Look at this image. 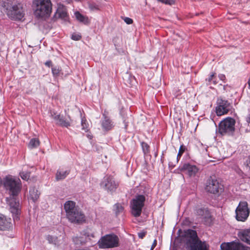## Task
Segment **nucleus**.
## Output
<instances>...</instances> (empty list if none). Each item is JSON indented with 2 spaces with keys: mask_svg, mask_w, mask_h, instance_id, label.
Returning a JSON list of instances; mask_svg holds the SVG:
<instances>
[{
  "mask_svg": "<svg viewBox=\"0 0 250 250\" xmlns=\"http://www.w3.org/2000/svg\"><path fill=\"white\" fill-rule=\"evenodd\" d=\"M216 103V113L217 116H220L227 114L231 108L230 103L222 98H218Z\"/></svg>",
  "mask_w": 250,
  "mask_h": 250,
  "instance_id": "9",
  "label": "nucleus"
},
{
  "mask_svg": "<svg viewBox=\"0 0 250 250\" xmlns=\"http://www.w3.org/2000/svg\"><path fill=\"white\" fill-rule=\"evenodd\" d=\"M87 138H88L89 139H92V136L89 135V134H87Z\"/></svg>",
  "mask_w": 250,
  "mask_h": 250,
  "instance_id": "45",
  "label": "nucleus"
},
{
  "mask_svg": "<svg viewBox=\"0 0 250 250\" xmlns=\"http://www.w3.org/2000/svg\"><path fill=\"white\" fill-rule=\"evenodd\" d=\"M205 189L208 192L217 194L223 191V186L218 180L210 177L206 182Z\"/></svg>",
  "mask_w": 250,
  "mask_h": 250,
  "instance_id": "8",
  "label": "nucleus"
},
{
  "mask_svg": "<svg viewBox=\"0 0 250 250\" xmlns=\"http://www.w3.org/2000/svg\"><path fill=\"white\" fill-rule=\"evenodd\" d=\"M124 21L127 24H130L133 23V20L128 17H125L124 18Z\"/></svg>",
  "mask_w": 250,
  "mask_h": 250,
  "instance_id": "36",
  "label": "nucleus"
},
{
  "mask_svg": "<svg viewBox=\"0 0 250 250\" xmlns=\"http://www.w3.org/2000/svg\"><path fill=\"white\" fill-rule=\"evenodd\" d=\"M250 212L247 202L240 201L235 209V218L238 221L245 222Z\"/></svg>",
  "mask_w": 250,
  "mask_h": 250,
  "instance_id": "6",
  "label": "nucleus"
},
{
  "mask_svg": "<svg viewBox=\"0 0 250 250\" xmlns=\"http://www.w3.org/2000/svg\"><path fill=\"white\" fill-rule=\"evenodd\" d=\"M153 250V249H150V250Z\"/></svg>",
  "mask_w": 250,
  "mask_h": 250,
  "instance_id": "48",
  "label": "nucleus"
},
{
  "mask_svg": "<svg viewBox=\"0 0 250 250\" xmlns=\"http://www.w3.org/2000/svg\"><path fill=\"white\" fill-rule=\"evenodd\" d=\"M219 77L221 80L223 81L225 79V76L223 74H220L219 75Z\"/></svg>",
  "mask_w": 250,
  "mask_h": 250,
  "instance_id": "41",
  "label": "nucleus"
},
{
  "mask_svg": "<svg viewBox=\"0 0 250 250\" xmlns=\"http://www.w3.org/2000/svg\"><path fill=\"white\" fill-rule=\"evenodd\" d=\"M208 213V211L204 208H197L195 211V214L200 218H206Z\"/></svg>",
  "mask_w": 250,
  "mask_h": 250,
  "instance_id": "24",
  "label": "nucleus"
},
{
  "mask_svg": "<svg viewBox=\"0 0 250 250\" xmlns=\"http://www.w3.org/2000/svg\"><path fill=\"white\" fill-rule=\"evenodd\" d=\"M212 83L214 84H216L217 83V82L216 81V78L214 76V79L212 80Z\"/></svg>",
  "mask_w": 250,
  "mask_h": 250,
  "instance_id": "42",
  "label": "nucleus"
},
{
  "mask_svg": "<svg viewBox=\"0 0 250 250\" xmlns=\"http://www.w3.org/2000/svg\"><path fill=\"white\" fill-rule=\"evenodd\" d=\"M186 148L185 146L183 145H181L180 147L179 152L177 156V158L175 159V157H171L170 158L168 162V165L169 167H174L176 166V164L178 163L179 159L185 152Z\"/></svg>",
  "mask_w": 250,
  "mask_h": 250,
  "instance_id": "15",
  "label": "nucleus"
},
{
  "mask_svg": "<svg viewBox=\"0 0 250 250\" xmlns=\"http://www.w3.org/2000/svg\"><path fill=\"white\" fill-rule=\"evenodd\" d=\"M187 234L188 236H189L193 241V243L191 245V248L192 246L194 245L195 243H198L199 242H201L202 243H205L206 246L207 247V250H209V246L208 245L206 242H202L201 240H199L197 237V233L195 230L192 229H188L187 232Z\"/></svg>",
  "mask_w": 250,
  "mask_h": 250,
  "instance_id": "17",
  "label": "nucleus"
},
{
  "mask_svg": "<svg viewBox=\"0 0 250 250\" xmlns=\"http://www.w3.org/2000/svg\"><path fill=\"white\" fill-rule=\"evenodd\" d=\"M214 79V74L212 73L208 79H206V81L208 82L207 83L210 84L212 83V80Z\"/></svg>",
  "mask_w": 250,
  "mask_h": 250,
  "instance_id": "37",
  "label": "nucleus"
},
{
  "mask_svg": "<svg viewBox=\"0 0 250 250\" xmlns=\"http://www.w3.org/2000/svg\"><path fill=\"white\" fill-rule=\"evenodd\" d=\"M142 146L143 152L145 154H146L149 152V146L146 143H142Z\"/></svg>",
  "mask_w": 250,
  "mask_h": 250,
  "instance_id": "32",
  "label": "nucleus"
},
{
  "mask_svg": "<svg viewBox=\"0 0 250 250\" xmlns=\"http://www.w3.org/2000/svg\"><path fill=\"white\" fill-rule=\"evenodd\" d=\"M235 124L234 119L227 117L220 123L218 132L222 135L232 136L235 131Z\"/></svg>",
  "mask_w": 250,
  "mask_h": 250,
  "instance_id": "4",
  "label": "nucleus"
},
{
  "mask_svg": "<svg viewBox=\"0 0 250 250\" xmlns=\"http://www.w3.org/2000/svg\"><path fill=\"white\" fill-rule=\"evenodd\" d=\"M33 5L36 17H48L51 13L52 4L50 0H34Z\"/></svg>",
  "mask_w": 250,
  "mask_h": 250,
  "instance_id": "3",
  "label": "nucleus"
},
{
  "mask_svg": "<svg viewBox=\"0 0 250 250\" xmlns=\"http://www.w3.org/2000/svg\"><path fill=\"white\" fill-rule=\"evenodd\" d=\"M51 116L55 121L56 124L63 127H68L70 125V117L68 116L67 118H64L60 114H57L54 111L50 112Z\"/></svg>",
  "mask_w": 250,
  "mask_h": 250,
  "instance_id": "12",
  "label": "nucleus"
},
{
  "mask_svg": "<svg viewBox=\"0 0 250 250\" xmlns=\"http://www.w3.org/2000/svg\"><path fill=\"white\" fill-rule=\"evenodd\" d=\"M3 186L6 190L9 191L10 197L6 198L7 203L10 206V211L13 214L14 220L19 219L20 213V203L16 198L21 189V180L11 175L6 176L3 181Z\"/></svg>",
  "mask_w": 250,
  "mask_h": 250,
  "instance_id": "1",
  "label": "nucleus"
},
{
  "mask_svg": "<svg viewBox=\"0 0 250 250\" xmlns=\"http://www.w3.org/2000/svg\"><path fill=\"white\" fill-rule=\"evenodd\" d=\"M61 71V69L59 66H55V67H52V72L53 76L55 77H57L59 76Z\"/></svg>",
  "mask_w": 250,
  "mask_h": 250,
  "instance_id": "30",
  "label": "nucleus"
},
{
  "mask_svg": "<svg viewBox=\"0 0 250 250\" xmlns=\"http://www.w3.org/2000/svg\"><path fill=\"white\" fill-rule=\"evenodd\" d=\"M88 7L90 10L92 11H97L99 10L98 5L96 4L95 3H89Z\"/></svg>",
  "mask_w": 250,
  "mask_h": 250,
  "instance_id": "31",
  "label": "nucleus"
},
{
  "mask_svg": "<svg viewBox=\"0 0 250 250\" xmlns=\"http://www.w3.org/2000/svg\"><path fill=\"white\" fill-rule=\"evenodd\" d=\"M246 121L250 124V114L246 118Z\"/></svg>",
  "mask_w": 250,
  "mask_h": 250,
  "instance_id": "43",
  "label": "nucleus"
},
{
  "mask_svg": "<svg viewBox=\"0 0 250 250\" xmlns=\"http://www.w3.org/2000/svg\"><path fill=\"white\" fill-rule=\"evenodd\" d=\"M91 235H92V236L93 237H94V235H93V234H92Z\"/></svg>",
  "mask_w": 250,
  "mask_h": 250,
  "instance_id": "47",
  "label": "nucleus"
},
{
  "mask_svg": "<svg viewBox=\"0 0 250 250\" xmlns=\"http://www.w3.org/2000/svg\"><path fill=\"white\" fill-rule=\"evenodd\" d=\"M114 210L116 215L122 213L124 211V207L119 204H116L114 206Z\"/></svg>",
  "mask_w": 250,
  "mask_h": 250,
  "instance_id": "28",
  "label": "nucleus"
},
{
  "mask_svg": "<svg viewBox=\"0 0 250 250\" xmlns=\"http://www.w3.org/2000/svg\"><path fill=\"white\" fill-rule=\"evenodd\" d=\"M238 236L243 242L250 245V229H241L238 232Z\"/></svg>",
  "mask_w": 250,
  "mask_h": 250,
  "instance_id": "16",
  "label": "nucleus"
},
{
  "mask_svg": "<svg viewBox=\"0 0 250 250\" xmlns=\"http://www.w3.org/2000/svg\"><path fill=\"white\" fill-rule=\"evenodd\" d=\"M75 17L79 21L83 22H86L87 21V19L84 17L83 15H82L79 12H76L75 13Z\"/></svg>",
  "mask_w": 250,
  "mask_h": 250,
  "instance_id": "27",
  "label": "nucleus"
},
{
  "mask_svg": "<svg viewBox=\"0 0 250 250\" xmlns=\"http://www.w3.org/2000/svg\"><path fill=\"white\" fill-rule=\"evenodd\" d=\"M207 247L205 243L199 242L192 246L191 250H207Z\"/></svg>",
  "mask_w": 250,
  "mask_h": 250,
  "instance_id": "23",
  "label": "nucleus"
},
{
  "mask_svg": "<svg viewBox=\"0 0 250 250\" xmlns=\"http://www.w3.org/2000/svg\"><path fill=\"white\" fill-rule=\"evenodd\" d=\"M146 235V232H141L138 233V237L140 238L143 239L145 236Z\"/></svg>",
  "mask_w": 250,
  "mask_h": 250,
  "instance_id": "38",
  "label": "nucleus"
},
{
  "mask_svg": "<svg viewBox=\"0 0 250 250\" xmlns=\"http://www.w3.org/2000/svg\"><path fill=\"white\" fill-rule=\"evenodd\" d=\"M146 198L144 195H136L131 202V213L135 217L139 216L142 212Z\"/></svg>",
  "mask_w": 250,
  "mask_h": 250,
  "instance_id": "7",
  "label": "nucleus"
},
{
  "mask_svg": "<svg viewBox=\"0 0 250 250\" xmlns=\"http://www.w3.org/2000/svg\"><path fill=\"white\" fill-rule=\"evenodd\" d=\"M66 218L69 222L80 223L85 220V216L75 202L71 200L66 201L63 205Z\"/></svg>",
  "mask_w": 250,
  "mask_h": 250,
  "instance_id": "2",
  "label": "nucleus"
},
{
  "mask_svg": "<svg viewBox=\"0 0 250 250\" xmlns=\"http://www.w3.org/2000/svg\"><path fill=\"white\" fill-rule=\"evenodd\" d=\"M158 1L169 5H172L174 3L173 0H158Z\"/></svg>",
  "mask_w": 250,
  "mask_h": 250,
  "instance_id": "35",
  "label": "nucleus"
},
{
  "mask_svg": "<svg viewBox=\"0 0 250 250\" xmlns=\"http://www.w3.org/2000/svg\"><path fill=\"white\" fill-rule=\"evenodd\" d=\"M102 127L105 130H110L112 127L111 121L106 116L102 121Z\"/></svg>",
  "mask_w": 250,
  "mask_h": 250,
  "instance_id": "22",
  "label": "nucleus"
},
{
  "mask_svg": "<svg viewBox=\"0 0 250 250\" xmlns=\"http://www.w3.org/2000/svg\"><path fill=\"white\" fill-rule=\"evenodd\" d=\"M81 125L82 130H84L86 132L89 130V124L85 119H82Z\"/></svg>",
  "mask_w": 250,
  "mask_h": 250,
  "instance_id": "26",
  "label": "nucleus"
},
{
  "mask_svg": "<svg viewBox=\"0 0 250 250\" xmlns=\"http://www.w3.org/2000/svg\"><path fill=\"white\" fill-rule=\"evenodd\" d=\"M222 250H248V247L239 242L223 243L220 246Z\"/></svg>",
  "mask_w": 250,
  "mask_h": 250,
  "instance_id": "13",
  "label": "nucleus"
},
{
  "mask_svg": "<svg viewBox=\"0 0 250 250\" xmlns=\"http://www.w3.org/2000/svg\"><path fill=\"white\" fill-rule=\"evenodd\" d=\"M10 218H7L4 215L0 213V230H6L11 226Z\"/></svg>",
  "mask_w": 250,
  "mask_h": 250,
  "instance_id": "18",
  "label": "nucleus"
},
{
  "mask_svg": "<svg viewBox=\"0 0 250 250\" xmlns=\"http://www.w3.org/2000/svg\"><path fill=\"white\" fill-rule=\"evenodd\" d=\"M71 39L74 41H79L81 39V36L79 34L74 33L71 36Z\"/></svg>",
  "mask_w": 250,
  "mask_h": 250,
  "instance_id": "34",
  "label": "nucleus"
},
{
  "mask_svg": "<svg viewBox=\"0 0 250 250\" xmlns=\"http://www.w3.org/2000/svg\"><path fill=\"white\" fill-rule=\"evenodd\" d=\"M21 178L24 180H27L30 176V173L27 172H22L20 173Z\"/></svg>",
  "mask_w": 250,
  "mask_h": 250,
  "instance_id": "33",
  "label": "nucleus"
},
{
  "mask_svg": "<svg viewBox=\"0 0 250 250\" xmlns=\"http://www.w3.org/2000/svg\"><path fill=\"white\" fill-rule=\"evenodd\" d=\"M69 173V172L67 170L59 169L56 174V179L57 181L64 179Z\"/></svg>",
  "mask_w": 250,
  "mask_h": 250,
  "instance_id": "20",
  "label": "nucleus"
},
{
  "mask_svg": "<svg viewBox=\"0 0 250 250\" xmlns=\"http://www.w3.org/2000/svg\"><path fill=\"white\" fill-rule=\"evenodd\" d=\"M45 65L48 67H50L52 65V62L51 61H48L45 63Z\"/></svg>",
  "mask_w": 250,
  "mask_h": 250,
  "instance_id": "39",
  "label": "nucleus"
},
{
  "mask_svg": "<svg viewBox=\"0 0 250 250\" xmlns=\"http://www.w3.org/2000/svg\"><path fill=\"white\" fill-rule=\"evenodd\" d=\"M6 10L8 16L12 19L20 20L23 17V11L20 4L7 7Z\"/></svg>",
  "mask_w": 250,
  "mask_h": 250,
  "instance_id": "10",
  "label": "nucleus"
},
{
  "mask_svg": "<svg viewBox=\"0 0 250 250\" xmlns=\"http://www.w3.org/2000/svg\"><path fill=\"white\" fill-rule=\"evenodd\" d=\"M157 245V241L156 240H154L152 246H151V249H153Z\"/></svg>",
  "mask_w": 250,
  "mask_h": 250,
  "instance_id": "40",
  "label": "nucleus"
},
{
  "mask_svg": "<svg viewBox=\"0 0 250 250\" xmlns=\"http://www.w3.org/2000/svg\"><path fill=\"white\" fill-rule=\"evenodd\" d=\"M40 144V142L38 139L32 138L30 140L28 146L29 148L32 149L37 147L38 146H39Z\"/></svg>",
  "mask_w": 250,
  "mask_h": 250,
  "instance_id": "25",
  "label": "nucleus"
},
{
  "mask_svg": "<svg viewBox=\"0 0 250 250\" xmlns=\"http://www.w3.org/2000/svg\"><path fill=\"white\" fill-rule=\"evenodd\" d=\"M118 186L114 178L111 176H105L101 183V187L108 191H114Z\"/></svg>",
  "mask_w": 250,
  "mask_h": 250,
  "instance_id": "11",
  "label": "nucleus"
},
{
  "mask_svg": "<svg viewBox=\"0 0 250 250\" xmlns=\"http://www.w3.org/2000/svg\"><path fill=\"white\" fill-rule=\"evenodd\" d=\"M119 239L114 234H106L101 238L98 242L101 249H110L117 247L119 245Z\"/></svg>",
  "mask_w": 250,
  "mask_h": 250,
  "instance_id": "5",
  "label": "nucleus"
},
{
  "mask_svg": "<svg viewBox=\"0 0 250 250\" xmlns=\"http://www.w3.org/2000/svg\"><path fill=\"white\" fill-rule=\"evenodd\" d=\"M55 16L56 17L65 19L67 16L66 8L63 5H58Z\"/></svg>",
  "mask_w": 250,
  "mask_h": 250,
  "instance_id": "19",
  "label": "nucleus"
},
{
  "mask_svg": "<svg viewBox=\"0 0 250 250\" xmlns=\"http://www.w3.org/2000/svg\"><path fill=\"white\" fill-rule=\"evenodd\" d=\"M180 171H186L190 177L194 176L198 171V168L194 165H191L188 163L184 164L179 167Z\"/></svg>",
  "mask_w": 250,
  "mask_h": 250,
  "instance_id": "14",
  "label": "nucleus"
},
{
  "mask_svg": "<svg viewBox=\"0 0 250 250\" xmlns=\"http://www.w3.org/2000/svg\"><path fill=\"white\" fill-rule=\"evenodd\" d=\"M248 85H249V87L250 89V79H249V80L248 81Z\"/></svg>",
  "mask_w": 250,
  "mask_h": 250,
  "instance_id": "44",
  "label": "nucleus"
},
{
  "mask_svg": "<svg viewBox=\"0 0 250 250\" xmlns=\"http://www.w3.org/2000/svg\"><path fill=\"white\" fill-rule=\"evenodd\" d=\"M2 183V181L1 178L0 177V187L1 186Z\"/></svg>",
  "mask_w": 250,
  "mask_h": 250,
  "instance_id": "46",
  "label": "nucleus"
},
{
  "mask_svg": "<svg viewBox=\"0 0 250 250\" xmlns=\"http://www.w3.org/2000/svg\"><path fill=\"white\" fill-rule=\"evenodd\" d=\"M46 239L50 244L56 245L58 243V237L48 235L46 237Z\"/></svg>",
  "mask_w": 250,
  "mask_h": 250,
  "instance_id": "29",
  "label": "nucleus"
},
{
  "mask_svg": "<svg viewBox=\"0 0 250 250\" xmlns=\"http://www.w3.org/2000/svg\"><path fill=\"white\" fill-rule=\"evenodd\" d=\"M30 197L33 202H35L39 197L40 193L35 188H32L29 190Z\"/></svg>",
  "mask_w": 250,
  "mask_h": 250,
  "instance_id": "21",
  "label": "nucleus"
}]
</instances>
